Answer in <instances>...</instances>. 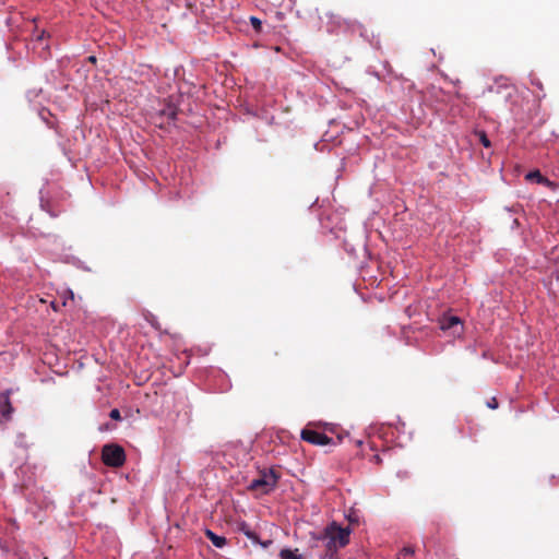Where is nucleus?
I'll list each match as a JSON object with an SVG mask.
<instances>
[{"mask_svg": "<svg viewBox=\"0 0 559 559\" xmlns=\"http://www.w3.org/2000/svg\"><path fill=\"white\" fill-rule=\"evenodd\" d=\"M350 533L349 526L342 527L337 522L333 521L319 535L313 536L311 550L320 559H333L340 549L349 544Z\"/></svg>", "mask_w": 559, "mask_h": 559, "instance_id": "1", "label": "nucleus"}, {"mask_svg": "<svg viewBox=\"0 0 559 559\" xmlns=\"http://www.w3.org/2000/svg\"><path fill=\"white\" fill-rule=\"evenodd\" d=\"M280 478L281 474L275 468H263L259 471L258 477L250 481L248 490L267 495L277 487Z\"/></svg>", "mask_w": 559, "mask_h": 559, "instance_id": "2", "label": "nucleus"}, {"mask_svg": "<svg viewBox=\"0 0 559 559\" xmlns=\"http://www.w3.org/2000/svg\"><path fill=\"white\" fill-rule=\"evenodd\" d=\"M102 460L106 466L120 467L126 462V453L118 444H105L102 450Z\"/></svg>", "mask_w": 559, "mask_h": 559, "instance_id": "3", "label": "nucleus"}, {"mask_svg": "<svg viewBox=\"0 0 559 559\" xmlns=\"http://www.w3.org/2000/svg\"><path fill=\"white\" fill-rule=\"evenodd\" d=\"M440 329L449 333L450 336L457 337L463 333V323L461 319L452 314H443L439 319Z\"/></svg>", "mask_w": 559, "mask_h": 559, "instance_id": "4", "label": "nucleus"}, {"mask_svg": "<svg viewBox=\"0 0 559 559\" xmlns=\"http://www.w3.org/2000/svg\"><path fill=\"white\" fill-rule=\"evenodd\" d=\"M300 437L304 441L309 442L310 444L313 445H328L333 443L332 438H330L323 432L312 430L310 428L302 429Z\"/></svg>", "mask_w": 559, "mask_h": 559, "instance_id": "5", "label": "nucleus"}, {"mask_svg": "<svg viewBox=\"0 0 559 559\" xmlns=\"http://www.w3.org/2000/svg\"><path fill=\"white\" fill-rule=\"evenodd\" d=\"M11 390H7L0 394V413L2 417L7 420L11 418L13 413V406L10 401Z\"/></svg>", "mask_w": 559, "mask_h": 559, "instance_id": "6", "label": "nucleus"}, {"mask_svg": "<svg viewBox=\"0 0 559 559\" xmlns=\"http://www.w3.org/2000/svg\"><path fill=\"white\" fill-rule=\"evenodd\" d=\"M205 536L212 542V544L217 547L222 548L226 545L227 540L224 536L216 535L211 530L205 531Z\"/></svg>", "mask_w": 559, "mask_h": 559, "instance_id": "7", "label": "nucleus"}, {"mask_svg": "<svg viewBox=\"0 0 559 559\" xmlns=\"http://www.w3.org/2000/svg\"><path fill=\"white\" fill-rule=\"evenodd\" d=\"M239 532L243 533L249 539L254 543L259 542L258 535L250 530L249 525L246 522H242L238 526Z\"/></svg>", "mask_w": 559, "mask_h": 559, "instance_id": "8", "label": "nucleus"}, {"mask_svg": "<svg viewBox=\"0 0 559 559\" xmlns=\"http://www.w3.org/2000/svg\"><path fill=\"white\" fill-rule=\"evenodd\" d=\"M526 179L530 181H535L537 183H549L548 179L545 178L539 170L530 171L526 175Z\"/></svg>", "mask_w": 559, "mask_h": 559, "instance_id": "9", "label": "nucleus"}, {"mask_svg": "<svg viewBox=\"0 0 559 559\" xmlns=\"http://www.w3.org/2000/svg\"><path fill=\"white\" fill-rule=\"evenodd\" d=\"M298 549L292 550L288 548L282 549L280 552L281 559H302L300 555L297 554Z\"/></svg>", "mask_w": 559, "mask_h": 559, "instance_id": "10", "label": "nucleus"}, {"mask_svg": "<svg viewBox=\"0 0 559 559\" xmlns=\"http://www.w3.org/2000/svg\"><path fill=\"white\" fill-rule=\"evenodd\" d=\"M250 23L255 32L260 33L262 31V22L260 19H258L255 16H251Z\"/></svg>", "mask_w": 559, "mask_h": 559, "instance_id": "11", "label": "nucleus"}, {"mask_svg": "<svg viewBox=\"0 0 559 559\" xmlns=\"http://www.w3.org/2000/svg\"><path fill=\"white\" fill-rule=\"evenodd\" d=\"M479 135V141L480 143L485 146V147H490L491 143L488 139V136L486 135V133L484 131L479 132L478 133Z\"/></svg>", "mask_w": 559, "mask_h": 559, "instance_id": "12", "label": "nucleus"}, {"mask_svg": "<svg viewBox=\"0 0 559 559\" xmlns=\"http://www.w3.org/2000/svg\"><path fill=\"white\" fill-rule=\"evenodd\" d=\"M43 353H44V356L41 357V359H43L44 364L51 365V359L55 356V352L45 350Z\"/></svg>", "mask_w": 559, "mask_h": 559, "instance_id": "13", "label": "nucleus"}, {"mask_svg": "<svg viewBox=\"0 0 559 559\" xmlns=\"http://www.w3.org/2000/svg\"><path fill=\"white\" fill-rule=\"evenodd\" d=\"M415 554V549L412 546H406L401 550V555L406 556H413Z\"/></svg>", "mask_w": 559, "mask_h": 559, "instance_id": "14", "label": "nucleus"}, {"mask_svg": "<svg viewBox=\"0 0 559 559\" xmlns=\"http://www.w3.org/2000/svg\"><path fill=\"white\" fill-rule=\"evenodd\" d=\"M109 417L114 420H120L121 419V415H120V412L118 408H114L110 411L109 413Z\"/></svg>", "mask_w": 559, "mask_h": 559, "instance_id": "15", "label": "nucleus"}, {"mask_svg": "<svg viewBox=\"0 0 559 559\" xmlns=\"http://www.w3.org/2000/svg\"><path fill=\"white\" fill-rule=\"evenodd\" d=\"M487 406L491 409H496L498 407V401L496 397L490 399V401L487 403Z\"/></svg>", "mask_w": 559, "mask_h": 559, "instance_id": "16", "label": "nucleus"}, {"mask_svg": "<svg viewBox=\"0 0 559 559\" xmlns=\"http://www.w3.org/2000/svg\"><path fill=\"white\" fill-rule=\"evenodd\" d=\"M165 114H166V115L168 116V118H170V119H175V118H176V115H177V112H176V110H175L174 108H169L167 112L165 111Z\"/></svg>", "mask_w": 559, "mask_h": 559, "instance_id": "17", "label": "nucleus"}, {"mask_svg": "<svg viewBox=\"0 0 559 559\" xmlns=\"http://www.w3.org/2000/svg\"><path fill=\"white\" fill-rule=\"evenodd\" d=\"M372 461H373L374 463H377V464H381V463H382V459H381V456H380L379 454H374V455L372 456Z\"/></svg>", "mask_w": 559, "mask_h": 559, "instance_id": "18", "label": "nucleus"}, {"mask_svg": "<svg viewBox=\"0 0 559 559\" xmlns=\"http://www.w3.org/2000/svg\"><path fill=\"white\" fill-rule=\"evenodd\" d=\"M488 354H489V352H485L484 357H486V358H491V359H496L493 356L488 355Z\"/></svg>", "mask_w": 559, "mask_h": 559, "instance_id": "19", "label": "nucleus"}, {"mask_svg": "<svg viewBox=\"0 0 559 559\" xmlns=\"http://www.w3.org/2000/svg\"><path fill=\"white\" fill-rule=\"evenodd\" d=\"M88 60H90L91 62L95 63V62H96V57L91 56V57H88Z\"/></svg>", "mask_w": 559, "mask_h": 559, "instance_id": "20", "label": "nucleus"}, {"mask_svg": "<svg viewBox=\"0 0 559 559\" xmlns=\"http://www.w3.org/2000/svg\"><path fill=\"white\" fill-rule=\"evenodd\" d=\"M271 544V540L266 542V543H263V547H267V545Z\"/></svg>", "mask_w": 559, "mask_h": 559, "instance_id": "21", "label": "nucleus"}, {"mask_svg": "<svg viewBox=\"0 0 559 559\" xmlns=\"http://www.w3.org/2000/svg\"><path fill=\"white\" fill-rule=\"evenodd\" d=\"M397 559H400V558H397Z\"/></svg>", "mask_w": 559, "mask_h": 559, "instance_id": "22", "label": "nucleus"}]
</instances>
